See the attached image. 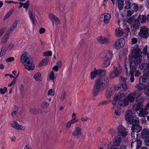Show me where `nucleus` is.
Listing matches in <instances>:
<instances>
[{
	"label": "nucleus",
	"mask_w": 149,
	"mask_h": 149,
	"mask_svg": "<svg viewBox=\"0 0 149 149\" xmlns=\"http://www.w3.org/2000/svg\"><path fill=\"white\" fill-rule=\"evenodd\" d=\"M126 120L132 125L131 134L132 138L134 139L131 143V147H135L136 149L140 148L142 144V141L140 139L135 140L137 138V133L140 132L142 130V127L139 124V122L136 117L135 113H132V111H127L125 115Z\"/></svg>",
	"instance_id": "1"
},
{
	"label": "nucleus",
	"mask_w": 149,
	"mask_h": 149,
	"mask_svg": "<svg viewBox=\"0 0 149 149\" xmlns=\"http://www.w3.org/2000/svg\"><path fill=\"white\" fill-rule=\"evenodd\" d=\"M109 80L107 77H102L97 78L95 81L92 94L94 96H97L100 91L104 90L107 86Z\"/></svg>",
	"instance_id": "2"
},
{
	"label": "nucleus",
	"mask_w": 149,
	"mask_h": 149,
	"mask_svg": "<svg viewBox=\"0 0 149 149\" xmlns=\"http://www.w3.org/2000/svg\"><path fill=\"white\" fill-rule=\"evenodd\" d=\"M141 52L139 48V46L135 45L132 49V55L134 58V62L136 65H138L141 61Z\"/></svg>",
	"instance_id": "3"
},
{
	"label": "nucleus",
	"mask_w": 149,
	"mask_h": 149,
	"mask_svg": "<svg viewBox=\"0 0 149 149\" xmlns=\"http://www.w3.org/2000/svg\"><path fill=\"white\" fill-rule=\"evenodd\" d=\"M122 139L120 135H118L115 136L113 143H110L108 145L107 147L109 149H112L113 147H118L121 144Z\"/></svg>",
	"instance_id": "4"
},
{
	"label": "nucleus",
	"mask_w": 149,
	"mask_h": 149,
	"mask_svg": "<svg viewBox=\"0 0 149 149\" xmlns=\"http://www.w3.org/2000/svg\"><path fill=\"white\" fill-rule=\"evenodd\" d=\"M124 8L126 9H134L135 12H136L138 10V5L134 3L131 0H125V6Z\"/></svg>",
	"instance_id": "5"
},
{
	"label": "nucleus",
	"mask_w": 149,
	"mask_h": 149,
	"mask_svg": "<svg viewBox=\"0 0 149 149\" xmlns=\"http://www.w3.org/2000/svg\"><path fill=\"white\" fill-rule=\"evenodd\" d=\"M144 100V98L141 97L139 96L136 98V101L138 102V104L136 105H134L133 108L134 109H135L137 113L144 109L142 104Z\"/></svg>",
	"instance_id": "6"
},
{
	"label": "nucleus",
	"mask_w": 149,
	"mask_h": 149,
	"mask_svg": "<svg viewBox=\"0 0 149 149\" xmlns=\"http://www.w3.org/2000/svg\"><path fill=\"white\" fill-rule=\"evenodd\" d=\"M106 72L104 70L101 69H96L95 68L93 71L91 72L90 75L91 78L92 80L94 79L97 77V75L99 76L104 75Z\"/></svg>",
	"instance_id": "7"
},
{
	"label": "nucleus",
	"mask_w": 149,
	"mask_h": 149,
	"mask_svg": "<svg viewBox=\"0 0 149 149\" xmlns=\"http://www.w3.org/2000/svg\"><path fill=\"white\" fill-rule=\"evenodd\" d=\"M122 70V68L120 66L116 68L114 67L113 70L109 74V78L113 79L118 77L120 74Z\"/></svg>",
	"instance_id": "8"
},
{
	"label": "nucleus",
	"mask_w": 149,
	"mask_h": 149,
	"mask_svg": "<svg viewBox=\"0 0 149 149\" xmlns=\"http://www.w3.org/2000/svg\"><path fill=\"white\" fill-rule=\"evenodd\" d=\"M125 44V40L123 38H120L116 40L113 46L115 48L118 50L122 47Z\"/></svg>",
	"instance_id": "9"
},
{
	"label": "nucleus",
	"mask_w": 149,
	"mask_h": 149,
	"mask_svg": "<svg viewBox=\"0 0 149 149\" xmlns=\"http://www.w3.org/2000/svg\"><path fill=\"white\" fill-rule=\"evenodd\" d=\"M139 35L142 38H147L149 36V32L147 28L145 26L141 27L140 29V31L139 33Z\"/></svg>",
	"instance_id": "10"
},
{
	"label": "nucleus",
	"mask_w": 149,
	"mask_h": 149,
	"mask_svg": "<svg viewBox=\"0 0 149 149\" xmlns=\"http://www.w3.org/2000/svg\"><path fill=\"white\" fill-rule=\"evenodd\" d=\"M102 55L103 59L110 61L113 57V54L112 52L110 50H106L102 52Z\"/></svg>",
	"instance_id": "11"
},
{
	"label": "nucleus",
	"mask_w": 149,
	"mask_h": 149,
	"mask_svg": "<svg viewBox=\"0 0 149 149\" xmlns=\"http://www.w3.org/2000/svg\"><path fill=\"white\" fill-rule=\"evenodd\" d=\"M111 18V15L109 14L104 13L101 15L100 20L101 22L103 21L105 24H107L109 22Z\"/></svg>",
	"instance_id": "12"
},
{
	"label": "nucleus",
	"mask_w": 149,
	"mask_h": 149,
	"mask_svg": "<svg viewBox=\"0 0 149 149\" xmlns=\"http://www.w3.org/2000/svg\"><path fill=\"white\" fill-rule=\"evenodd\" d=\"M49 17L50 20L52 22L53 26L54 25V24L56 25H57L59 24L60 21L59 18L54 15L52 14H49Z\"/></svg>",
	"instance_id": "13"
},
{
	"label": "nucleus",
	"mask_w": 149,
	"mask_h": 149,
	"mask_svg": "<svg viewBox=\"0 0 149 149\" xmlns=\"http://www.w3.org/2000/svg\"><path fill=\"white\" fill-rule=\"evenodd\" d=\"M118 132L123 137H125L127 134V130L122 125H120L118 126Z\"/></svg>",
	"instance_id": "14"
},
{
	"label": "nucleus",
	"mask_w": 149,
	"mask_h": 149,
	"mask_svg": "<svg viewBox=\"0 0 149 149\" xmlns=\"http://www.w3.org/2000/svg\"><path fill=\"white\" fill-rule=\"evenodd\" d=\"M72 134L75 138L78 139L81 134V130L79 127H75L74 130L72 132Z\"/></svg>",
	"instance_id": "15"
},
{
	"label": "nucleus",
	"mask_w": 149,
	"mask_h": 149,
	"mask_svg": "<svg viewBox=\"0 0 149 149\" xmlns=\"http://www.w3.org/2000/svg\"><path fill=\"white\" fill-rule=\"evenodd\" d=\"M25 68L28 70H33L34 69V65L32 60H29L28 61L24 64Z\"/></svg>",
	"instance_id": "16"
},
{
	"label": "nucleus",
	"mask_w": 149,
	"mask_h": 149,
	"mask_svg": "<svg viewBox=\"0 0 149 149\" xmlns=\"http://www.w3.org/2000/svg\"><path fill=\"white\" fill-rule=\"evenodd\" d=\"M139 68L141 70H143L144 72H149V62L148 63H142L139 65Z\"/></svg>",
	"instance_id": "17"
},
{
	"label": "nucleus",
	"mask_w": 149,
	"mask_h": 149,
	"mask_svg": "<svg viewBox=\"0 0 149 149\" xmlns=\"http://www.w3.org/2000/svg\"><path fill=\"white\" fill-rule=\"evenodd\" d=\"M148 80L149 81V72H144L143 75L139 78L140 82L145 83Z\"/></svg>",
	"instance_id": "18"
},
{
	"label": "nucleus",
	"mask_w": 149,
	"mask_h": 149,
	"mask_svg": "<svg viewBox=\"0 0 149 149\" xmlns=\"http://www.w3.org/2000/svg\"><path fill=\"white\" fill-rule=\"evenodd\" d=\"M136 97V92L130 93L127 97V99L128 101L130 102H132L134 101Z\"/></svg>",
	"instance_id": "19"
},
{
	"label": "nucleus",
	"mask_w": 149,
	"mask_h": 149,
	"mask_svg": "<svg viewBox=\"0 0 149 149\" xmlns=\"http://www.w3.org/2000/svg\"><path fill=\"white\" fill-rule=\"evenodd\" d=\"M97 40L101 44H107L109 42V39L104 37H99L97 38Z\"/></svg>",
	"instance_id": "20"
},
{
	"label": "nucleus",
	"mask_w": 149,
	"mask_h": 149,
	"mask_svg": "<svg viewBox=\"0 0 149 149\" xmlns=\"http://www.w3.org/2000/svg\"><path fill=\"white\" fill-rule=\"evenodd\" d=\"M10 125L13 128L18 130H24V127L19 125L17 122L14 121L13 123L10 124Z\"/></svg>",
	"instance_id": "21"
},
{
	"label": "nucleus",
	"mask_w": 149,
	"mask_h": 149,
	"mask_svg": "<svg viewBox=\"0 0 149 149\" xmlns=\"http://www.w3.org/2000/svg\"><path fill=\"white\" fill-rule=\"evenodd\" d=\"M129 63L130 68V74H134L135 71H136V69L137 67V65H132L133 64V60H130L129 61Z\"/></svg>",
	"instance_id": "22"
},
{
	"label": "nucleus",
	"mask_w": 149,
	"mask_h": 149,
	"mask_svg": "<svg viewBox=\"0 0 149 149\" xmlns=\"http://www.w3.org/2000/svg\"><path fill=\"white\" fill-rule=\"evenodd\" d=\"M29 60H31V59L28 57L27 52H26L24 53L21 56V61L22 63H24V64L28 62Z\"/></svg>",
	"instance_id": "23"
},
{
	"label": "nucleus",
	"mask_w": 149,
	"mask_h": 149,
	"mask_svg": "<svg viewBox=\"0 0 149 149\" xmlns=\"http://www.w3.org/2000/svg\"><path fill=\"white\" fill-rule=\"evenodd\" d=\"M149 136V130L145 128L141 131V136L143 139H145Z\"/></svg>",
	"instance_id": "24"
},
{
	"label": "nucleus",
	"mask_w": 149,
	"mask_h": 149,
	"mask_svg": "<svg viewBox=\"0 0 149 149\" xmlns=\"http://www.w3.org/2000/svg\"><path fill=\"white\" fill-rule=\"evenodd\" d=\"M125 95V93L123 92H119L116 93L114 97L115 100H120L124 98Z\"/></svg>",
	"instance_id": "25"
},
{
	"label": "nucleus",
	"mask_w": 149,
	"mask_h": 149,
	"mask_svg": "<svg viewBox=\"0 0 149 149\" xmlns=\"http://www.w3.org/2000/svg\"><path fill=\"white\" fill-rule=\"evenodd\" d=\"M134 21L133 22L132 24V30H135L139 28V26L140 25V23L139 20L135 19Z\"/></svg>",
	"instance_id": "26"
},
{
	"label": "nucleus",
	"mask_w": 149,
	"mask_h": 149,
	"mask_svg": "<svg viewBox=\"0 0 149 149\" xmlns=\"http://www.w3.org/2000/svg\"><path fill=\"white\" fill-rule=\"evenodd\" d=\"M124 33V31L123 29L120 28H117L116 29V36L119 37L122 36Z\"/></svg>",
	"instance_id": "27"
},
{
	"label": "nucleus",
	"mask_w": 149,
	"mask_h": 149,
	"mask_svg": "<svg viewBox=\"0 0 149 149\" xmlns=\"http://www.w3.org/2000/svg\"><path fill=\"white\" fill-rule=\"evenodd\" d=\"M118 104L120 106L125 107L129 104V102L125 99L124 98L119 100Z\"/></svg>",
	"instance_id": "28"
},
{
	"label": "nucleus",
	"mask_w": 149,
	"mask_h": 149,
	"mask_svg": "<svg viewBox=\"0 0 149 149\" xmlns=\"http://www.w3.org/2000/svg\"><path fill=\"white\" fill-rule=\"evenodd\" d=\"M113 94V90L111 88L109 87L107 89L106 91V94L108 99L110 98L111 96H112Z\"/></svg>",
	"instance_id": "29"
},
{
	"label": "nucleus",
	"mask_w": 149,
	"mask_h": 149,
	"mask_svg": "<svg viewBox=\"0 0 149 149\" xmlns=\"http://www.w3.org/2000/svg\"><path fill=\"white\" fill-rule=\"evenodd\" d=\"M137 113L140 117H144L148 114V111L147 110L144 109Z\"/></svg>",
	"instance_id": "30"
},
{
	"label": "nucleus",
	"mask_w": 149,
	"mask_h": 149,
	"mask_svg": "<svg viewBox=\"0 0 149 149\" xmlns=\"http://www.w3.org/2000/svg\"><path fill=\"white\" fill-rule=\"evenodd\" d=\"M118 3V7L119 10H121L123 8L124 0H117Z\"/></svg>",
	"instance_id": "31"
},
{
	"label": "nucleus",
	"mask_w": 149,
	"mask_h": 149,
	"mask_svg": "<svg viewBox=\"0 0 149 149\" xmlns=\"http://www.w3.org/2000/svg\"><path fill=\"white\" fill-rule=\"evenodd\" d=\"M34 78L36 81H41L42 78L40 72H38L35 74L34 76Z\"/></svg>",
	"instance_id": "32"
},
{
	"label": "nucleus",
	"mask_w": 149,
	"mask_h": 149,
	"mask_svg": "<svg viewBox=\"0 0 149 149\" xmlns=\"http://www.w3.org/2000/svg\"><path fill=\"white\" fill-rule=\"evenodd\" d=\"M29 14L30 19L32 22L33 24H36V21L35 16L33 15L31 11H29Z\"/></svg>",
	"instance_id": "33"
},
{
	"label": "nucleus",
	"mask_w": 149,
	"mask_h": 149,
	"mask_svg": "<svg viewBox=\"0 0 149 149\" xmlns=\"http://www.w3.org/2000/svg\"><path fill=\"white\" fill-rule=\"evenodd\" d=\"M18 22V20H16L13 24L10 27L9 30V32L10 33L12 31H13L15 28L17 27V24Z\"/></svg>",
	"instance_id": "34"
},
{
	"label": "nucleus",
	"mask_w": 149,
	"mask_h": 149,
	"mask_svg": "<svg viewBox=\"0 0 149 149\" xmlns=\"http://www.w3.org/2000/svg\"><path fill=\"white\" fill-rule=\"evenodd\" d=\"M103 63L102 64V67L105 68L108 66L110 64V61L108 60H105V59H103Z\"/></svg>",
	"instance_id": "35"
},
{
	"label": "nucleus",
	"mask_w": 149,
	"mask_h": 149,
	"mask_svg": "<svg viewBox=\"0 0 149 149\" xmlns=\"http://www.w3.org/2000/svg\"><path fill=\"white\" fill-rule=\"evenodd\" d=\"M141 22H145L147 19V17L145 15H140L138 18Z\"/></svg>",
	"instance_id": "36"
},
{
	"label": "nucleus",
	"mask_w": 149,
	"mask_h": 149,
	"mask_svg": "<svg viewBox=\"0 0 149 149\" xmlns=\"http://www.w3.org/2000/svg\"><path fill=\"white\" fill-rule=\"evenodd\" d=\"M7 50V49L6 47L4 46H3L1 49L0 53V56L1 57H2L4 55L6 54Z\"/></svg>",
	"instance_id": "37"
},
{
	"label": "nucleus",
	"mask_w": 149,
	"mask_h": 149,
	"mask_svg": "<svg viewBox=\"0 0 149 149\" xmlns=\"http://www.w3.org/2000/svg\"><path fill=\"white\" fill-rule=\"evenodd\" d=\"M14 9H12L11 10H10L9 12L4 16V18L3 19V20H5L6 19L8 18L13 13L14 11Z\"/></svg>",
	"instance_id": "38"
},
{
	"label": "nucleus",
	"mask_w": 149,
	"mask_h": 149,
	"mask_svg": "<svg viewBox=\"0 0 149 149\" xmlns=\"http://www.w3.org/2000/svg\"><path fill=\"white\" fill-rule=\"evenodd\" d=\"M49 60L47 58H44L42 61L39 64L40 66H44L46 65L47 63Z\"/></svg>",
	"instance_id": "39"
},
{
	"label": "nucleus",
	"mask_w": 149,
	"mask_h": 149,
	"mask_svg": "<svg viewBox=\"0 0 149 149\" xmlns=\"http://www.w3.org/2000/svg\"><path fill=\"white\" fill-rule=\"evenodd\" d=\"M19 108L16 106H15V108H13V111L11 113V115L13 117L15 116L17 113Z\"/></svg>",
	"instance_id": "40"
},
{
	"label": "nucleus",
	"mask_w": 149,
	"mask_h": 149,
	"mask_svg": "<svg viewBox=\"0 0 149 149\" xmlns=\"http://www.w3.org/2000/svg\"><path fill=\"white\" fill-rule=\"evenodd\" d=\"M40 110L39 109H36L34 108H30L29 109L30 112L32 114H36L40 112Z\"/></svg>",
	"instance_id": "41"
},
{
	"label": "nucleus",
	"mask_w": 149,
	"mask_h": 149,
	"mask_svg": "<svg viewBox=\"0 0 149 149\" xmlns=\"http://www.w3.org/2000/svg\"><path fill=\"white\" fill-rule=\"evenodd\" d=\"M145 86L146 85L145 84H143L140 82L139 84L136 85V87L138 90H141L144 89Z\"/></svg>",
	"instance_id": "42"
},
{
	"label": "nucleus",
	"mask_w": 149,
	"mask_h": 149,
	"mask_svg": "<svg viewBox=\"0 0 149 149\" xmlns=\"http://www.w3.org/2000/svg\"><path fill=\"white\" fill-rule=\"evenodd\" d=\"M125 68L126 69V75L128 76V74H129V75H130V81L132 83L134 81V74L129 73V74H128V71L127 70V68L126 66H125Z\"/></svg>",
	"instance_id": "43"
},
{
	"label": "nucleus",
	"mask_w": 149,
	"mask_h": 149,
	"mask_svg": "<svg viewBox=\"0 0 149 149\" xmlns=\"http://www.w3.org/2000/svg\"><path fill=\"white\" fill-rule=\"evenodd\" d=\"M144 93L147 95H149V84L146 85L144 91Z\"/></svg>",
	"instance_id": "44"
},
{
	"label": "nucleus",
	"mask_w": 149,
	"mask_h": 149,
	"mask_svg": "<svg viewBox=\"0 0 149 149\" xmlns=\"http://www.w3.org/2000/svg\"><path fill=\"white\" fill-rule=\"evenodd\" d=\"M29 1H27L26 3H23V7L24 8H25L26 10L28 8L29 6Z\"/></svg>",
	"instance_id": "45"
},
{
	"label": "nucleus",
	"mask_w": 149,
	"mask_h": 149,
	"mask_svg": "<svg viewBox=\"0 0 149 149\" xmlns=\"http://www.w3.org/2000/svg\"><path fill=\"white\" fill-rule=\"evenodd\" d=\"M55 94V91L54 89H50L48 92V95H54Z\"/></svg>",
	"instance_id": "46"
},
{
	"label": "nucleus",
	"mask_w": 149,
	"mask_h": 149,
	"mask_svg": "<svg viewBox=\"0 0 149 149\" xmlns=\"http://www.w3.org/2000/svg\"><path fill=\"white\" fill-rule=\"evenodd\" d=\"M7 91V88L6 87H4L2 88H0V93L2 94H4Z\"/></svg>",
	"instance_id": "47"
},
{
	"label": "nucleus",
	"mask_w": 149,
	"mask_h": 149,
	"mask_svg": "<svg viewBox=\"0 0 149 149\" xmlns=\"http://www.w3.org/2000/svg\"><path fill=\"white\" fill-rule=\"evenodd\" d=\"M49 77L50 79L53 80V81L54 82V79H55V78L54 77V74L53 71L51 72Z\"/></svg>",
	"instance_id": "48"
},
{
	"label": "nucleus",
	"mask_w": 149,
	"mask_h": 149,
	"mask_svg": "<svg viewBox=\"0 0 149 149\" xmlns=\"http://www.w3.org/2000/svg\"><path fill=\"white\" fill-rule=\"evenodd\" d=\"M145 144L147 146H149V136L144 139Z\"/></svg>",
	"instance_id": "49"
},
{
	"label": "nucleus",
	"mask_w": 149,
	"mask_h": 149,
	"mask_svg": "<svg viewBox=\"0 0 149 149\" xmlns=\"http://www.w3.org/2000/svg\"><path fill=\"white\" fill-rule=\"evenodd\" d=\"M49 105V103L45 101L42 102L41 104V106L42 107H47Z\"/></svg>",
	"instance_id": "50"
},
{
	"label": "nucleus",
	"mask_w": 149,
	"mask_h": 149,
	"mask_svg": "<svg viewBox=\"0 0 149 149\" xmlns=\"http://www.w3.org/2000/svg\"><path fill=\"white\" fill-rule=\"evenodd\" d=\"M43 54L45 56H51L52 55V52L51 51H49L45 52Z\"/></svg>",
	"instance_id": "51"
},
{
	"label": "nucleus",
	"mask_w": 149,
	"mask_h": 149,
	"mask_svg": "<svg viewBox=\"0 0 149 149\" xmlns=\"http://www.w3.org/2000/svg\"><path fill=\"white\" fill-rule=\"evenodd\" d=\"M131 10H129L127 11V16L128 17L130 16L133 13L134 11H135V10H134V9H131Z\"/></svg>",
	"instance_id": "52"
},
{
	"label": "nucleus",
	"mask_w": 149,
	"mask_h": 149,
	"mask_svg": "<svg viewBox=\"0 0 149 149\" xmlns=\"http://www.w3.org/2000/svg\"><path fill=\"white\" fill-rule=\"evenodd\" d=\"M119 79L120 80V82L122 83V84H126V80L127 79V78L125 79V78L121 77H120Z\"/></svg>",
	"instance_id": "53"
},
{
	"label": "nucleus",
	"mask_w": 149,
	"mask_h": 149,
	"mask_svg": "<svg viewBox=\"0 0 149 149\" xmlns=\"http://www.w3.org/2000/svg\"><path fill=\"white\" fill-rule=\"evenodd\" d=\"M65 92L64 91H62L61 93V95L60 98L62 100H63L65 98Z\"/></svg>",
	"instance_id": "54"
},
{
	"label": "nucleus",
	"mask_w": 149,
	"mask_h": 149,
	"mask_svg": "<svg viewBox=\"0 0 149 149\" xmlns=\"http://www.w3.org/2000/svg\"><path fill=\"white\" fill-rule=\"evenodd\" d=\"M147 46H146L142 50V53L144 55L147 54H148L147 52Z\"/></svg>",
	"instance_id": "55"
},
{
	"label": "nucleus",
	"mask_w": 149,
	"mask_h": 149,
	"mask_svg": "<svg viewBox=\"0 0 149 149\" xmlns=\"http://www.w3.org/2000/svg\"><path fill=\"white\" fill-rule=\"evenodd\" d=\"M145 6L147 8H149V0H146L145 1Z\"/></svg>",
	"instance_id": "56"
},
{
	"label": "nucleus",
	"mask_w": 149,
	"mask_h": 149,
	"mask_svg": "<svg viewBox=\"0 0 149 149\" xmlns=\"http://www.w3.org/2000/svg\"><path fill=\"white\" fill-rule=\"evenodd\" d=\"M14 60V57H11L7 58L6 60V61L7 62H10L12 61H13Z\"/></svg>",
	"instance_id": "57"
},
{
	"label": "nucleus",
	"mask_w": 149,
	"mask_h": 149,
	"mask_svg": "<svg viewBox=\"0 0 149 149\" xmlns=\"http://www.w3.org/2000/svg\"><path fill=\"white\" fill-rule=\"evenodd\" d=\"M121 84L122 85V87L123 88V89L125 90V91L127 89H128V87L127 86L126 84Z\"/></svg>",
	"instance_id": "58"
},
{
	"label": "nucleus",
	"mask_w": 149,
	"mask_h": 149,
	"mask_svg": "<svg viewBox=\"0 0 149 149\" xmlns=\"http://www.w3.org/2000/svg\"><path fill=\"white\" fill-rule=\"evenodd\" d=\"M135 19L134 18H130L127 21V22L129 23H130L132 24L133 22H134V19Z\"/></svg>",
	"instance_id": "59"
},
{
	"label": "nucleus",
	"mask_w": 149,
	"mask_h": 149,
	"mask_svg": "<svg viewBox=\"0 0 149 149\" xmlns=\"http://www.w3.org/2000/svg\"><path fill=\"white\" fill-rule=\"evenodd\" d=\"M6 29V28H3L0 30V36H1L3 33L5 31Z\"/></svg>",
	"instance_id": "60"
},
{
	"label": "nucleus",
	"mask_w": 149,
	"mask_h": 149,
	"mask_svg": "<svg viewBox=\"0 0 149 149\" xmlns=\"http://www.w3.org/2000/svg\"><path fill=\"white\" fill-rule=\"evenodd\" d=\"M115 113L117 116H120L121 114V111L120 110H116Z\"/></svg>",
	"instance_id": "61"
},
{
	"label": "nucleus",
	"mask_w": 149,
	"mask_h": 149,
	"mask_svg": "<svg viewBox=\"0 0 149 149\" xmlns=\"http://www.w3.org/2000/svg\"><path fill=\"white\" fill-rule=\"evenodd\" d=\"M137 39L135 38H133L132 39V41L133 44H135L137 42Z\"/></svg>",
	"instance_id": "62"
},
{
	"label": "nucleus",
	"mask_w": 149,
	"mask_h": 149,
	"mask_svg": "<svg viewBox=\"0 0 149 149\" xmlns=\"http://www.w3.org/2000/svg\"><path fill=\"white\" fill-rule=\"evenodd\" d=\"M45 29L43 28H41L39 30V33L40 34H42L44 33V32L45 31Z\"/></svg>",
	"instance_id": "63"
},
{
	"label": "nucleus",
	"mask_w": 149,
	"mask_h": 149,
	"mask_svg": "<svg viewBox=\"0 0 149 149\" xmlns=\"http://www.w3.org/2000/svg\"><path fill=\"white\" fill-rule=\"evenodd\" d=\"M125 31L124 32V33H126L127 34L128 33L130 32V28L128 27H127L125 29Z\"/></svg>",
	"instance_id": "64"
}]
</instances>
